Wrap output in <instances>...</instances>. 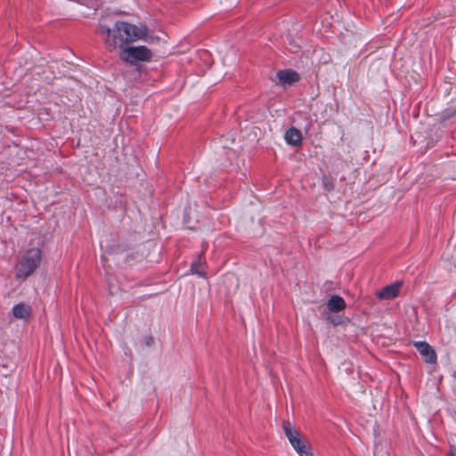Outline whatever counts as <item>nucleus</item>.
Instances as JSON below:
<instances>
[{
  "label": "nucleus",
  "mask_w": 456,
  "mask_h": 456,
  "mask_svg": "<svg viewBox=\"0 0 456 456\" xmlns=\"http://www.w3.org/2000/svg\"><path fill=\"white\" fill-rule=\"evenodd\" d=\"M100 31L104 37L105 44L110 49H115L118 45L122 48L123 45L136 41L146 36L145 28H138L125 21H118L114 29L101 25Z\"/></svg>",
  "instance_id": "obj_1"
},
{
  "label": "nucleus",
  "mask_w": 456,
  "mask_h": 456,
  "mask_svg": "<svg viewBox=\"0 0 456 456\" xmlns=\"http://www.w3.org/2000/svg\"><path fill=\"white\" fill-rule=\"evenodd\" d=\"M41 258V250L37 248L26 251L15 265L16 279H26L30 276L39 266Z\"/></svg>",
  "instance_id": "obj_2"
},
{
  "label": "nucleus",
  "mask_w": 456,
  "mask_h": 456,
  "mask_svg": "<svg viewBox=\"0 0 456 456\" xmlns=\"http://www.w3.org/2000/svg\"><path fill=\"white\" fill-rule=\"evenodd\" d=\"M120 58L126 62L134 63L136 61H145L151 58V52L144 45L121 48Z\"/></svg>",
  "instance_id": "obj_3"
},
{
  "label": "nucleus",
  "mask_w": 456,
  "mask_h": 456,
  "mask_svg": "<svg viewBox=\"0 0 456 456\" xmlns=\"http://www.w3.org/2000/svg\"><path fill=\"white\" fill-rule=\"evenodd\" d=\"M413 345L425 362L428 363L436 362V353L429 344L425 341H415Z\"/></svg>",
  "instance_id": "obj_4"
},
{
  "label": "nucleus",
  "mask_w": 456,
  "mask_h": 456,
  "mask_svg": "<svg viewBox=\"0 0 456 456\" xmlns=\"http://www.w3.org/2000/svg\"><path fill=\"white\" fill-rule=\"evenodd\" d=\"M402 283L396 282L393 284H389L383 288L380 291L377 293V297L379 299L387 300L396 297L399 295V291L401 289Z\"/></svg>",
  "instance_id": "obj_5"
},
{
  "label": "nucleus",
  "mask_w": 456,
  "mask_h": 456,
  "mask_svg": "<svg viewBox=\"0 0 456 456\" xmlns=\"http://www.w3.org/2000/svg\"><path fill=\"white\" fill-rule=\"evenodd\" d=\"M282 429L290 444L303 436L301 432L289 420L282 422Z\"/></svg>",
  "instance_id": "obj_6"
},
{
  "label": "nucleus",
  "mask_w": 456,
  "mask_h": 456,
  "mask_svg": "<svg viewBox=\"0 0 456 456\" xmlns=\"http://www.w3.org/2000/svg\"><path fill=\"white\" fill-rule=\"evenodd\" d=\"M12 312L16 319L28 320L31 315L32 307L28 304L19 303L12 307Z\"/></svg>",
  "instance_id": "obj_7"
},
{
  "label": "nucleus",
  "mask_w": 456,
  "mask_h": 456,
  "mask_svg": "<svg viewBox=\"0 0 456 456\" xmlns=\"http://www.w3.org/2000/svg\"><path fill=\"white\" fill-rule=\"evenodd\" d=\"M290 445L293 447V449L299 456H313L310 444L304 436H302Z\"/></svg>",
  "instance_id": "obj_8"
},
{
  "label": "nucleus",
  "mask_w": 456,
  "mask_h": 456,
  "mask_svg": "<svg viewBox=\"0 0 456 456\" xmlns=\"http://www.w3.org/2000/svg\"><path fill=\"white\" fill-rule=\"evenodd\" d=\"M285 141L288 144L292 146H299L302 142V134L296 127L288 129L284 135Z\"/></svg>",
  "instance_id": "obj_9"
},
{
  "label": "nucleus",
  "mask_w": 456,
  "mask_h": 456,
  "mask_svg": "<svg viewBox=\"0 0 456 456\" xmlns=\"http://www.w3.org/2000/svg\"><path fill=\"white\" fill-rule=\"evenodd\" d=\"M345 300L338 295H333L327 302V308L333 313H338L346 308Z\"/></svg>",
  "instance_id": "obj_10"
},
{
  "label": "nucleus",
  "mask_w": 456,
  "mask_h": 456,
  "mask_svg": "<svg viewBox=\"0 0 456 456\" xmlns=\"http://www.w3.org/2000/svg\"><path fill=\"white\" fill-rule=\"evenodd\" d=\"M277 77L283 85H291L298 80L297 73L290 69L279 71L277 73Z\"/></svg>",
  "instance_id": "obj_11"
},
{
  "label": "nucleus",
  "mask_w": 456,
  "mask_h": 456,
  "mask_svg": "<svg viewBox=\"0 0 456 456\" xmlns=\"http://www.w3.org/2000/svg\"><path fill=\"white\" fill-rule=\"evenodd\" d=\"M322 185H323V188L327 191H332L334 190L333 179H331L330 177H327V176L323 177V179H322Z\"/></svg>",
  "instance_id": "obj_12"
},
{
  "label": "nucleus",
  "mask_w": 456,
  "mask_h": 456,
  "mask_svg": "<svg viewBox=\"0 0 456 456\" xmlns=\"http://www.w3.org/2000/svg\"><path fill=\"white\" fill-rule=\"evenodd\" d=\"M191 270L193 273H197L200 275H204L203 271L200 268V264L198 262H194L191 266Z\"/></svg>",
  "instance_id": "obj_13"
},
{
  "label": "nucleus",
  "mask_w": 456,
  "mask_h": 456,
  "mask_svg": "<svg viewBox=\"0 0 456 456\" xmlns=\"http://www.w3.org/2000/svg\"><path fill=\"white\" fill-rule=\"evenodd\" d=\"M152 342H153L152 338H148L147 342H146V343H147V345H148V346H151V345L152 344Z\"/></svg>",
  "instance_id": "obj_14"
},
{
  "label": "nucleus",
  "mask_w": 456,
  "mask_h": 456,
  "mask_svg": "<svg viewBox=\"0 0 456 456\" xmlns=\"http://www.w3.org/2000/svg\"><path fill=\"white\" fill-rule=\"evenodd\" d=\"M448 456H456V451L455 450H451V452H449Z\"/></svg>",
  "instance_id": "obj_15"
}]
</instances>
